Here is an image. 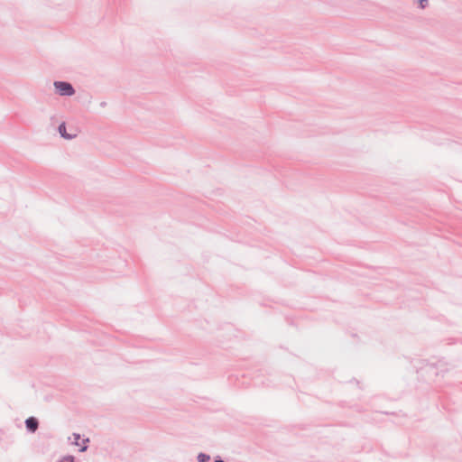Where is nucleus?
<instances>
[{
    "mask_svg": "<svg viewBox=\"0 0 462 462\" xmlns=\"http://www.w3.org/2000/svg\"><path fill=\"white\" fill-rule=\"evenodd\" d=\"M53 86L60 96L71 97L76 92L72 84L68 81H54Z\"/></svg>",
    "mask_w": 462,
    "mask_h": 462,
    "instance_id": "nucleus-1",
    "label": "nucleus"
},
{
    "mask_svg": "<svg viewBox=\"0 0 462 462\" xmlns=\"http://www.w3.org/2000/svg\"><path fill=\"white\" fill-rule=\"evenodd\" d=\"M25 427L29 432L34 433L39 428V420L35 417H29L25 420Z\"/></svg>",
    "mask_w": 462,
    "mask_h": 462,
    "instance_id": "nucleus-2",
    "label": "nucleus"
},
{
    "mask_svg": "<svg viewBox=\"0 0 462 462\" xmlns=\"http://www.w3.org/2000/svg\"><path fill=\"white\" fill-rule=\"evenodd\" d=\"M424 370L427 373H432L436 375L439 374V371H440L441 373L448 371V369L443 368V365L441 363H438L437 365H428L424 367Z\"/></svg>",
    "mask_w": 462,
    "mask_h": 462,
    "instance_id": "nucleus-3",
    "label": "nucleus"
},
{
    "mask_svg": "<svg viewBox=\"0 0 462 462\" xmlns=\"http://www.w3.org/2000/svg\"><path fill=\"white\" fill-rule=\"evenodd\" d=\"M59 134L60 136L66 140H72L74 139L77 134H69L66 130V124L62 122L59 127H58Z\"/></svg>",
    "mask_w": 462,
    "mask_h": 462,
    "instance_id": "nucleus-4",
    "label": "nucleus"
},
{
    "mask_svg": "<svg viewBox=\"0 0 462 462\" xmlns=\"http://www.w3.org/2000/svg\"><path fill=\"white\" fill-rule=\"evenodd\" d=\"M198 462H208L210 460V456L206 453H199L197 456Z\"/></svg>",
    "mask_w": 462,
    "mask_h": 462,
    "instance_id": "nucleus-5",
    "label": "nucleus"
},
{
    "mask_svg": "<svg viewBox=\"0 0 462 462\" xmlns=\"http://www.w3.org/2000/svg\"><path fill=\"white\" fill-rule=\"evenodd\" d=\"M58 462H75V457L72 455H67L60 459Z\"/></svg>",
    "mask_w": 462,
    "mask_h": 462,
    "instance_id": "nucleus-6",
    "label": "nucleus"
},
{
    "mask_svg": "<svg viewBox=\"0 0 462 462\" xmlns=\"http://www.w3.org/2000/svg\"><path fill=\"white\" fill-rule=\"evenodd\" d=\"M88 442H89V439H88V438H87V439H83V444H84V445L79 448V452H85V451H87V449H88V445H87V443H88Z\"/></svg>",
    "mask_w": 462,
    "mask_h": 462,
    "instance_id": "nucleus-7",
    "label": "nucleus"
},
{
    "mask_svg": "<svg viewBox=\"0 0 462 462\" xmlns=\"http://www.w3.org/2000/svg\"><path fill=\"white\" fill-rule=\"evenodd\" d=\"M429 0H419V5L421 9H424L428 6Z\"/></svg>",
    "mask_w": 462,
    "mask_h": 462,
    "instance_id": "nucleus-8",
    "label": "nucleus"
},
{
    "mask_svg": "<svg viewBox=\"0 0 462 462\" xmlns=\"http://www.w3.org/2000/svg\"><path fill=\"white\" fill-rule=\"evenodd\" d=\"M72 436L75 439V441L73 442V445L79 446V440L80 439V435L79 433H73Z\"/></svg>",
    "mask_w": 462,
    "mask_h": 462,
    "instance_id": "nucleus-9",
    "label": "nucleus"
},
{
    "mask_svg": "<svg viewBox=\"0 0 462 462\" xmlns=\"http://www.w3.org/2000/svg\"><path fill=\"white\" fill-rule=\"evenodd\" d=\"M106 106V102L103 101L100 103L101 107H105Z\"/></svg>",
    "mask_w": 462,
    "mask_h": 462,
    "instance_id": "nucleus-10",
    "label": "nucleus"
}]
</instances>
